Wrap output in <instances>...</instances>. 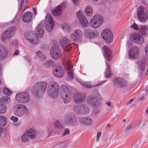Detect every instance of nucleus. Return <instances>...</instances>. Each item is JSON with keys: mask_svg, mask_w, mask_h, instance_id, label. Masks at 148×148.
<instances>
[{"mask_svg": "<svg viewBox=\"0 0 148 148\" xmlns=\"http://www.w3.org/2000/svg\"><path fill=\"white\" fill-rule=\"evenodd\" d=\"M47 83L46 82H37L35 84L32 90L33 94L36 98L39 99L42 97L45 93L47 86Z\"/></svg>", "mask_w": 148, "mask_h": 148, "instance_id": "1", "label": "nucleus"}, {"mask_svg": "<svg viewBox=\"0 0 148 148\" xmlns=\"http://www.w3.org/2000/svg\"><path fill=\"white\" fill-rule=\"evenodd\" d=\"M59 90V86L58 83L54 81H51L47 87L48 95L52 98H56L57 97Z\"/></svg>", "mask_w": 148, "mask_h": 148, "instance_id": "2", "label": "nucleus"}, {"mask_svg": "<svg viewBox=\"0 0 148 148\" xmlns=\"http://www.w3.org/2000/svg\"><path fill=\"white\" fill-rule=\"evenodd\" d=\"M60 94L61 98L65 103H68L71 100V93L68 87L63 84L60 87Z\"/></svg>", "mask_w": 148, "mask_h": 148, "instance_id": "3", "label": "nucleus"}, {"mask_svg": "<svg viewBox=\"0 0 148 148\" xmlns=\"http://www.w3.org/2000/svg\"><path fill=\"white\" fill-rule=\"evenodd\" d=\"M137 14L138 18L141 23H144L147 21L148 12L146 8L143 6H139L137 10Z\"/></svg>", "mask_w": 148, "mask_h": 148, "instance_id": "4", "label": "nucleus"}, {"mask_svg": "<svg viewBox=\"0 0 148 148\" xmlns=\"http://www.w3.org/2000/svg\"><path fill=\"white\" fill-rule=\"evenodd\" d=\"M103 23V19L101 16L97 14L93 16L90 21L91 26L96 29L100 27Z\"/></svg>", "mask_w": 148, "mask_h": 148, "instance_id": "5", "label": "nucleus"}, {"mask_svg": "<svg viewBox=\"0 0 148 148\" xmlns=\"http://www.w3.org/2000/svg\"><path fill=\"white\" fill-rule=\"evenodd\" d=\"M13 112L14 114L18 116H23L24 113L29 114V111L26 107L23 104H17L14 108Z\"/></svg>", "mask_w": 148, "mask_h": 148, "instance_id": "6", "label": "nucleus"}, {"mask_svg": "<svg viewBox=\"0 0 148 148\" xmlns=\"http://www.w3.org/2000/svg\"><path fill=\"white\" fill-rule=\"evenodd\" d=\"M83 37L82 32L79 29L75 30L74 32L72 33L70 35V37L72 41L78 42L82 41Z\"/></svg>", "mask_w": 148, "mask_h": 148, "instance_id": "7", "label": "nucleus"}, {"mask_svg": "<svg viewBox=\"0 0 148 148\" xmlns=\"http://www.w3.org/2000/svg\"><path fill=\"white\" fill-rule=\"evenodd\" d=\"M65 123L68 125L75 126L77 125V121L76 117L74 114H69L65 116Z\"/></svg>", "mask_w": 148, "mask_h": 148, "instance_id": "8", "label": "nucleus"}, {"mask_svg": "<svg viewBox=\"0 0 148 148\" xmlns=\"http://www.w3.org/2000/svg\"><path fill=\"white\" fill-rule=\"evenodd\" d=\"M101 36L103 39L108 43H110L113 41V36L112 32L108 29L102 31Z\"/></svg>", "mask_w": 148, "mask_h": 148, "instance_id": "9", "label": "nucleus"}, {"mask_svg": "<svg viewBox=\"0 0 148 148\" xmlns=\"http://www.w3.org/2000/svg\"><path fill=\"white\" fill-rule=\"evenodd\" d=\"M16 28L14 26L9 27L7 30L3 33L1 36L3 40H6L7 39L13 37L14 35Z\"/></svg>", "mask_w": 148, "mask_h": 148, "instance_id": "10", "label": "nucleus"}, {"mask_svg": "<svg viewBox=\"0 0 148 148\" xmlns=\"http://www.w3.org/2000/svg\"><path fill=\"white\" fill-rule=\"evenodd\" d=\"M77 17L81 25L84 27H88L89 25L88 22L83 12L79 10L76 14Z\"/></svg>", "mask_w": 148, "mask_h": 148, "instance_id": "11", "label": "nucleus"}, {"mask_svg": "<svg viewBox=\"0 0 148 148\" xmlns=\"http://www.w3.org/2000/svg\"><path fill=\"white\" fill-rule=\"evenodd\" d=\"M87 103L91 106L97 107L101 104V100L97 97L92 95L88 96L87 98Z\"/></svg>", "mask_w": 148, "mask_h": 148, "instance_id": "12", "label": "nucleus"}, {"mask_svg": "<svg viewBox=\"0 0 148 148\" xmlns=\"http://www.w3.org/2000/svg\"><path fill=\"white\" fill-rule=\"evenodd\" d=\"M16 98L18 102L21 103L27 102L30 100L29 95L27 92H23L17 94Z\"/></svg>", "mask_w": 148, "mask_h": 148, "instance_id": "13", "label": "nucleus"}, {"mask_svg": "<svg viewBox=\"0 0 148 148\" xmlns=\"http://www.w3.org/2000/svg\"><path fill=\"white\" fill-rule=\"evenodd\" d=\"M45 24L46 29L49 32H50L53 29L54 25V23L51 16L47 15L45 21Z\"/></svg>", "mask_w": 148, "mask_h": 148, "instance_id": "14", "label": "nucleus"}, {"mask_svg": "<svg viewBox=\"0 0 148 148\" xmlns=\"http://www.w3.org/2000/svg\"><path fill=\"white\" fill-rule=\"evenodd\" d=\"M59 47L55 45L53 46L50 50V53L52 58L55 60H58L61 56Z\"/></svg>", "mask_w": 148, "mask_h": 148, "instance_id": "15", "label": "nucleus"}, {"mask_svg": "<svg viewBox=\"0 0 148 148\" xmlns=\"http://www.w3.org/2000/svg\"><path fill=\"white\" fill-rule=\"evenodd\" d=\"M35 36V33L31 31L26 32L25 34V38L33 44H37L39 42L38 39H33V38Z\"/></svg>", "mask_w": 148, "mask_h": 148, "instance_id": "16", "label": "nucleus"}, {"mask_svg": "<svg viewBox=\"0 0 148 148\" xmlns=\"http://www.w3.org/2000/svg\"><path fill=\"white\" fill-rule=\"evenodd\" d=\"M66 6V3L65 1H63L52 11L53 15L56 16L60 15L62 13V10L65 8Z\"/></svg>", "mask_w": 148, "mask_h": 148, "instance_id": "17", "label": "nucleus"}, {"mask_svg": "<svg viewBox=\"0 0 148 148\" xmlns=\"http://www.w3.org/2000/svg\"><path fill=\"white\" fill-rule=\"evenodd\" d=\"M131 40L133 42L140 45L143 44L144 41L143 38L138 33H134L131 35Z\"/></svg>", "mask_w": 148, "mask_h": 148, "instance_id": "18", "label": "nucleus"}, {"mask_svg": "<svg viewBox=\"0 0 148 148\" xmlns=\"http://www.w3.org/2000/svg\"><path fill=\"white\" fill-rule=\"evenodd\" d=\"M114 85L120 88L125 87L128 84V82L125 80L118 77L114 81Z\"/></svg>", "mask_w": 148, "mask_h": 148, "instance_id": "19", "label": "nucleus"}, {"mask_svg": "<svg viewBox=\"0 0 148 148\" xmlns=\"http://www.w3.org/2000/svg\"><path fill=\"white\" fill-rule=\"evenodd\" d=\"M53 72L55 76L58 77H61L63 76L64 71L62 67L59 66L55 68H53Z\"/></svg>", "mask_w": 148, "mask_h": 148, "instance_id": "20", "label": "nucleus"}, {"mask_svg": "<svg viewBox=\"0 0 148 148\" xmlns=\"http://www.w3.org/2000/svg\"><path fill=\"white\" fill-rule=\"evenodd\" d=\"M139 53V49L136 46L132 47L129 51V56L132 59L137 58Z\"/></svg>", "mask_w": 148, "mask_h": 148, "instance_id": "21", "label": "nucleus"}, {"mask_svg": "<svg viewBox=\"0 0 148 148\" xmlns=\"http://www.w3.org/2000/svg\"><path fill=\"white\" fill-rule=\"evenodd\" d=\"M103 54L105 58L107 61L111 60V56L112 52L110 49L106 46H104L103 48Z\"/></svg>", "mask_w": 148, "mask_h": 148, "instance_id": "22", "label": "nucleus"}, {"mask_svg": "<svg viewBox=\"0 0 148 148\" xmlns=\"http://www.w3.org/2000/svg\"><path fill=\"white\" fill-rule=\"evenodd\" d=\"M98 34L97 33L89 29H86L84 33V36L87 38L93 39Z\"/></svg>", "mask_w": 148, "mask_h": 148, "instance_id": "23", "label": "nucleus"}, {"mask_svg": "<svg viewBox=\"0 0 148 148\" xmlns=\"http://www.w3.org/2000/svg\"><path fill=\"white\" fill-rule=\"evenodd\" d=\"M32 13L30 12L27 11L23 17V21L25 23H30L32 19Z\"/></svg>", "mask_w": 148, "mask_h": 148, "instance_id": "24", "label": "nucleus"}, {"mask_svg": "<svg viewBox=\"0 0 148 148\" xmlns=\"http://www.w3.org/2000/svg\"><path fill=\"white\" fill-rule=\"evenodd\" d=\"M86 97L85 95L80 93H75L74 95V99L75 102L76 103H79L84 101Z\"/></svg>", "mask_w": 148, "mask_h": 148, "instance_id": "25", "label": "nucleus"}, {"mask_svg": "<svg viewBox=\"0 0 148 148\" xmlns=\"http://www.w3.org/2000/svg\"><path fill=\"white\" fill-rule=\"evenodd\" d=\"M92 119L89 117H82L80 120V123L86 125H90L92 124Z\"/></svg>", "mask_w": 148, "mask_h": 148, "instance_id": "26", "label": "nucleus"}, {"mask_svg": "<svg viewBox=\"0 0 148 148\" xmlns=\"http://www.w3.org/2000/svg\"><path fill=\"white\" fill-rule=\"evenodd\" d=\"M8 55V50L5 46L0 45V57L4 59Z\"/></svg>", "mask_w": 148, "mask_h": 148, "instance_id": "27", "label": "nucleus"}, {"mask_svg": "<svg viewBox=\"0 0 148 148\" xmlns=\"http://www.w3.org/2000/svg\"><path fill=\"white\" fill-rule=\"evenodd\" d=\"M35 31L37 37L40 38L43 37L44 35L43 30L40 25L37 27Z\"/></svg>", "mask_w": 148, "mask_h": 148, "instance_id": "28", "label": "nucleus"}, {"mask_svg": "<svg viewBox=\"0 0 148 148\" xmlns=\"http://www.w3.org/2000/svg\"><path fill=\"white\" fill-rule=\"evenodd\" d=\"M66 67L68 69V74L69 75V77L70 79H73L74 78L73 70V67L71 66L70 62H67Z\"/></svg>", "mask_w": 148, "mask_h": 148, "instance_id": "29", "label": "nucleus"}, {"mask_svg": "<svg viewBox=\"0 0 148 148\" xmlns=\"http://www.w3.org/2000/svg\"><path fill=\"white\" fill-rule=\"evenodd\" d=\"M71 42L66 37H62L60 40V44L63 49H64V47L70 44Z\"/></svg>", "mask_w": 148, "mask_h": 148, "instance_id": "30", "label": "nucleus"}, {"mask_svg": "<svg viewBox=\"0 0 148 148\" xmlns=\"http://www.w3.org/2000/svg\"><path fill=\"white\" fill-rule=\"evenodd\" d=\"M26 132L31 139L35 138L36 136V132L34 128H30Z\"/></svg>", "mask_w": 148, "mask_h": 148, "instance_id": "31", "label": "nucleus"}, {"mask_svg": "<svg viewBox=\"0 0 148 148\" xmlns=\"http://www.w3.org/2000/svg\"><path fill=\"white\" fill-rule=\"evenodd\" d=\"M89 112V108L85 105L80 106V114H87Z\"/></svg>", "mask_w": 148, "mask_h": 148, "instance_id": "32", "label": "nucleus"}, {"mask_svg": "<svg viewBox=\"0 0 148 148\" xmlns=\"http://www.w3.org/2000/svg\"><path fill=\"white\" fill-rule=\"evenodd\" d=\"M36 57L40 61H43L46 60V57L40 51H38L36 53Z\"/></svg>", "mask_w": 148, "mask_h": 148, "instance_id": "33", "label": "nucleus"}, {"mask_svg": "<svg viewBox=\"0 0 148 148\" xmlns=\"http://www.w3.org/2000/svg\"><path fill=\"white\" fill-rule=\"evenodd\" d=\"M84 12L86 14L87 16H91L92 14V9L90 6H87L86 7L85 9Z\"/></svg>", "mask_w": 148, "mask_h": 148, "instance_id": "34", "label": "nucleus"}, {"mask_svg": "<svg viewBox=\"0 0 148 148\" xmlns=\"http://www.w3.org/2000/svg\"><path fill=\"white\" fill-rule=\"evenodd\" d=\"M110 67L109 65H107V66L105 70V74L106 78H109L112 75V73L110 70Z\"/></svg>", "mask_w": 148, "mask_h": 148, "instance_id": "35", "label": "nucleus"}, {"mask_svg": "<svg viewBox=\"0 0 148 148\" xmlns=\"http://www.w3.org/2000/svg\"><path fill=\"white\" fill-rule=\"evenodd\" d=\"M7 123V119L4 116H0V125L1 126H5Z\"/></svg>", "mask_w": 148, "mask_h": 148, "instance_id": "36", "label": "nucleus"}, {"mask_svg": "<svg viewBox=\"0 0 148 148\" xmlns=\"http://www.w3.org/2000/svg\"><path fill=\"white\" fill-rule=\"evenodd\" d=\"M11 102L10 98L7 96L3 97L0 98V103H9Z\"/></svg>", "mask_w": 148, "mask_h": 148, "instance_id": "37", "label": "nucleus"}, {"mask_svg": "<svg viewBox=\"0 0 148 148\" xmlns=\"http://www.w3.org/2000/svg\"><path fill=\"white\" fill-rule=\"evenodd\" d=\"M54 64V63L51 60L47 61L43 64V66L46 68H49L52 67Z\"/></svg>", "mask_w": 148, "mask_h": 148, "instance_id": "38", "label": "nucleus"}, {"mask_svg": "<svg viewBox=\"0 0 148 148\" xmlns=\"http://www.w3.org/2000/svg\"><path fill=\"white\" fill-rule=\"evenodd\" d=\"M147 30V28L145 26H141L139 27V30L140 32L144 36L146 33V32Z\"/></svg>", "mask_w": 148, "mask_h": 148, "instance_id": "39", "label": "nucleus"}, {"mask_svg": "<svg viewBox=\"0 0 148 148\" xmlns=\"http://www.w3.org/2000/svg\"><path fill=\"white\" fill-rule=\"evenodd\" d=\"M29 137L27 132H26L21 137L22 141L25 143L27 142L29 140Z\"/></svg>", "mask_w": 148, "mask_h": 148, "instance_id": "40", "label": "nucleus"}, {"mask_svg": "<svg viewBox=\"0 0 148 148\" xmlns=\"http://www.w3.org/2000/svg\"><path fill=\"white\" fill-rule=\"evenodd\" d=\"M7 108L5 105L0 103V113L3 114L5 113L7 110Z\"/></svg>", "mask_w": 148, "mask_h": 148, "instance_id": "41", "label": "nucleus"}, {"mask_svg": "<svg viewBox=\"0 0 148 148\" xmlns=\"http://www.w3.org/2000/svg\"><path fill=\"white\" fill-rule=\"evenodd\" d=\"M55 127L59 129H62L63 128V125L58 120L56 121L54 123Z\"/></svg>", "mask_w": 148, "mask_h": 148, "instance_id": "42", "label": "nucleus"}, {"mask_svg": "<svg viewBox=\"0 0 148 148\" xmlns=\"http://www.w3.org/2000/svg\"><path fill=\"white\" fill-rule=\"evenodd\" d=\"M147 66V64L144 61H141L140 67V69L142 71H143L145 70V68Z\"/></svg>", "mask_w": 148, "mask_h": 148, "instance_id": "43", "label": "nucleus"}, {"mask_svg": "<svg viewBox=\"0 0 148 148\" xmlns=\"http://www.w3.org/2000/svg\"><path fill=\"white\" fill-rule=\"evenodd\" d=\"M3 93L5 95H10L11 94V91L7 88H5L3 89Z\"/></svg>", "mask_w": 148, "mask_h": 148, "instance_id": "44", "label": "nucleus"}, {"mask_svg": "<svg viewBox=\"0 0 148 148\" xmlns=\"http://www.w3.org/2000/svg\"><path fill=\"white\" fill-rule=\"evenodd\" d=\"M73 110L76 112L80 114V106H75L73 107Z\"/></svg>", "mask_w": 148, "mask_h": 148, "instance_id": "45", "label": "nucleus"}, {"mask_svg": "<svg viewBox=\"0 0 148 148\" xmlns=\"http://www.w3.org/2000/svg\"><path fill=\"white\" fill-rule=\"evenodd\" d=\"M11 44L13 48L15 49L18 46L17 41L16 40H14Z\"/></svg>", "mask_w": 148, "mask_h": 148, "instance_id": "46", "label": "nucleus"}, {"mask_svg": "<svg viewBox=\"0 0 148 148\" xmlns=\"http://www.w3.org/2000/svg\"><path fill=\"white\" fill-rule=\"evenodd\" d=\"M82 85L87 88H90L91 87V85L89 83L87 82H83L82 83Z\"/></svg>", "mask_w": 148, "mask_h": 148, "instance_id": "47", "label": "nucleus"}, {"mask_svg": "<svg viewBox=\"0 0 148 148\" xmlns=\"http://www.w3.org/2000/svg\"><path fill=\"white\" fill-rule=\"evenodd\" d=\"M71 44V43H70V44H69V45H68L65 47H64L63 49H66L68 51H69L72 48V46Z\"/></svg>", "mask_w": 148, "mask_h": 148, "instance_id": "48", "label": "nucleus"}, {"mask_svg": "<svg viewBox=\"0 0 148 148\" xmlns=\"http://www.w3.org/2000/svg\"><path fill=\"white\" fill-rule=\"evenodd\" d=\"M130 27L131 28H133L136 30H138L139 29V28L138 27L137 25L135 23H134L133 24V25H131L130 26Z\"/></svg>", "mask_w": 148, "mask_h": 148, "instance_id": "49", "label": "nucleus"}, {"mask_svg": "<svg viewBox=\"0 0 148 148\" xmlns=\"http://www.w3.org/2000/svg\"><path fill=\"white\" fill-rule=\"evenodd\" d=\"M70 134V131L68 129H66L62 135V137L65 136L66 134Z\"/></svg>", "mask_w": 148, "mask_h": 148, "instance_id": "50", "label": "nucleus"}, {"mask_svg": "<svg viewBox=\"0 0 148 148\" xmlns=\"http://www.w3.org/2000/svg\"><path fill=\"white\" fill-rule=\"evenodd\" d=\"M10 119L12 120L15 123L17 122L18 120V118L15 117L13 116H12L10 118Z\"/></svg>", "mask_w": 148, "mask_h": 148, "instance_id": "51", "label": "nucleus"}, {"mask_svg": "<svg viewBox=\"0 0 148 148\" xmlns=\"http://www.w3.org/2000/svg\"><path fill=\"white\" fill-rule=\"evenodd\" d=\"M132 126L131 125H128L125 128V131L126 132H128L132 128Z\"/></svg>", "mask_w": 148, "mask_h": 148, "instance_id": "52", "label": "nucleus"}, {"mask_svg": "<svg viewBox=\"0 0 148 148\" xmlns=\"http://www.w3.org/2000/svg\"><path fill=\"white\" fill-rule=\"evenodd\" d=\"M17 15H16L14 17V19L11 21L10 22V23L12 24H13L15 22H16L17 21Z\"/></svg>", "mask_w": 148, "mask_h": 148, "instance_id": "53", "label": "nucleus"}, {"mask_svg": "<svg viewBox=\"0 0 148 148\" xmlns=\"http://www.w3.org/2000/svg\"><path fill=\"white\" fill-rule=\"evenodd\" d=\"M145 53L148 56V44L146 45L145 48Z\"/></svg>", "mask_w": 148, "mask_h": 148, "instance_id": "54", "label": "nucleus"}, {"mask_svg": "<svg viewBox=\"0 0 148 148\" xmlns=\"http://www.w3.org/2000/svg\"><path fill=\"white\" fill-rule=\"evenodd\" d=\"M101 135V132H99L97 134V138H96V141L97 142L98 141L99 139V138Z\"/></svg>", "mask_w": 148, "mask_h": 148, "instance_id": "55", "label": "nucleus"}, {"mask_svg": "<svg viewBox=\"0 0 148 148\" xmlns=\"http://www.w3.org/2000/svg\"><path fill=\"white\" fill-rule=\"evenodd\" d=\"M19 53V51L18 50H16L13 54V56H16L18 55Z\"/></svg>", "mask_w": 148, "mask_h": 148, "instance_id": "56", "label": "nucleus"}, {"mask_svg": "<svg viewBox=\"0 0 148 148\" xmlns=\"http://www.w3.org/2000/svg\"><path fill=\"white\" fill-rule=\"evenodd\" d=\"M106 81H107L106 80H103L102 81L99 82L98 83L97 85L98 86H99V85H101L103 84H104V83H105Z\"/></svg>", "mask_w": 148, "mask_h": 148, "instance_id": "57", "label": "nucleus"}, {"mask_svg": "<svg viewBox=\"0 0 148 148\" xmlns=\"http://www.w3.org/2000/svg\"><path fill=\"white\" fill-rule=\"evenodd\" d=\"M62 142H57L55 144H54V146L53 147H55L56 146H57V145H61V144H62Z\"/></svg>", "mask_w": 148, "mask_h": 148, "instance_id": "58", "label": "nucleus"}, {"mask_svg": "<svg viewBox=\"0 0 148 148\" xmlns=\"http://www.w3.org/2000/svg\"><path fill=\"white\" fill-rule=\"evenodd\" d=\"M33 10L34 14L35 15H36V8H33Z\"/></svg>", "mask_w": 148, "mask_h": 148, "instance_id": "59", "label": "nucleus"}, {"mask_svg": "<svg viewBox=\"0 0 148 148\" xmlns=\"http://www.w3.org/2000/svg\"><path fill=\"white\" fill-rule=\"evenodd\" d=\"M133 99H130L129 101H127L126 103V105H128V104H130V103L133 101Z\"/></svg>", "mask_w": 148, "mask_h": 148, "instance_id": "60", "label": "nucleus"}, {"mask_svg": "<svg viewBox=\"0 0 148 148\" xmlns=\"http://www.w3.org/2000/svg\"><path fill=\"white\" fill-rule=\"evenodd\" d=\"M24 0H21V8H22Z\"/></svg>", "mask_w": 148, "mask_h": 148, "instance_id": "61", "label": "nucleus"}, {"mask_svg": "<svg viewBox=\"0 0 148 148\" xmlns=\"http://www.w3.org/2000/svg\"><path fill=\"white\" fill-rule=\"evenodd\" d=\"M106 104L108 106H111V103L110 101L106 102Z\"/></svg>", "mask_w": 148, "mask_h": 148, "instance_id": "62", "label": "nucleus"}, {"mask_svg": "<svg viewBox=\"0 0 148 148\" xmlns=\"http://www.w3.org/2000/svg\"><path fill=\"white\" fill-rule=\"evenodd\" d=\"M145 95H148V89L145 90Z\"/></svg>", "mask_w": 148, "mask_h": 148, "instance_id": "63", "label": "nucleus"}, {"mask_svg": "<svg viewBox=\"0 0 148 148\" xmlns=\"http://www.w3.org/2000/svg\"><path fill=\"white\" fill-rule=\"evenodd\" d=\"M145 99V97L144 96H142L140 98V100H143Z\"/></svg>", "mask_w": 148, "mask_h": 148, "instance_id": "64", "label": "nucleus"}]
</instances>
